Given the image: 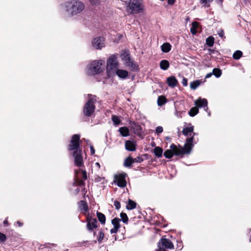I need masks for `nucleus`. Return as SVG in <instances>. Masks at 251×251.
<instances>
[{
	"label": "nucleus",
	"instance_id": "f257e3e1",
	"mask_svg": "<svg viewBox=\"0 0 251 251\" xmlns=\"http://www.w3.org/2000/svg\"><path fill=\"white\" fill-rule=\"evenodd\" d=\"M80 136L78 134L74 135L68 146L69 151H73V156L74 157L75 163L77 167H81L83 165L82 157L81 156V149L79 147Z\"/></svg>",
	"mask_w": 251,
	"mask_h": 251
},
{
	"label": "nucleus",
	"instance_id": "f03ea898",
	"mask_svg": "<svg viewBox=\"0 0 251 251\" xmlns=\"http://www.w3.org/2000/svg\"><path fill=\"white\" fill-rule=\"evenodd\" d=\"M62 7L68 15L73 16L80 13L85 6L82 2L73 0L64 3Z\"/></svg>",
	"mask_w": 251,
	"mask_h": 251
},
{
	"label": "nucleus",
	"instance_id": "7ed1b4c3",
	"mask_svg": "<svg viewBox=\"0 0 251 251\" xmlns=\"http://www.w3.org/2000/svg\"><path fill=\"white\" fill-rule=\"evenodd\" d=\"M194 136L187 138L186 140L185 144L181 149H178L176 146L174 144L171 145V148L174 150L175 155H179L182 154H190L194 147Z\"/></svg>",
	"mask_w": 251,
	"mask_h": 251
},
{
	"label": "nucleus",
	"instance_id": "20e7f679",
	"mask_svg": "<svg viewBox=\"0 0 251 251\" xmlns=\"http://www.w3.org/2000/svg\"><path fill=\"white\" fill-rule=\"evenodd\" d=\"M125 4L127 12L130 14H138L143 11L144 6L140 0H127Z\"/></svg>",
	"mask_w": 251,
	"mask_h": 251
},
{
	"label": "nucleus",
	"instance_id": "39448f33",
	"mask_svg": "<svg viewBox=\"0 0 251 251\" xmlns=\"http://www.w3.org/2000/svg\"><path fill=\"white\" fill-rule=\"evenodd\" d=\"M104 65L103 60H94L88 65L87 73L91 75L99 74L104 70Z\"/></svg>",
	"mask_w": 251,
	"mask_h": 251
},
{
	"label": "nucleus",
	"instance_id": "423d86ee",
	"mask_svg": "<svg viewBox=\"0 0 251 251\" xmlns=\"http://www.w3.org/2000/svg\"><path fill=\"white\" fill-rule=\"evenodd\" d=\"M122 60L124 62V65L132 71L137 69L136 63L131 59L128 51L123 50L120 54Z\"/></svg>",
	"mask_w": 251,
	"mask_h": 251
},
{
	"label": "nucleus",
	"instance_id": "0eeeda50",
	"mask_svg": "<svg viewBox=\"0 0 251 251\" xmlns=\"http://www.w3.org/2000/svg\"><path fill=\"white\" fill-rule=\"evenodd\" d=\"M96 97L94 96H91L88 101L86 102L84 107V114L87 116H90L95 111V102L96 101Z\"/></svg>",
	"mask_w": 251,
	"mask_h": 251
},
{
	"label": "nucleus",
	"instance_id": "6e6552de",
	"mask_svg": "<svg viewBox=\"0 0 251 251\" xmlns=\"http://www.w3.org/2000/svg\"><path fill=\"white\" fill-rule=\"evenodd\" d=\"M118 62L115 55H111L107 60L106 71L107 73L110 76L114 69H117Z\"/></svg>",
	"mask_w": 251,
	"mask_h": 251
},
{
	"label": "nucleus",
	"instance_id": "1a4fd4ad",
	"mask_svg": "<svg viewBox=\"0 0 251 251\" xmlns=\"http://www.w3.org/2000/svg\"><path fill=\"white\" fill-rule=\"evenodd\" d=\"M174 248L173 243L169 239L162 238L157 245V249L156 251H166L165 249L172 250Z\"/></svg>",
	"mask_w": 251,
	"mask_h": 251
},
{
	"label": "nucleus",
	"instance_id": "9d476101",
	"mask_svg": "<svg viewBox=\"0 0 251 251\" xmlns=\"http://www.w3.org/2000/svg\"><path fill=\"white\" fill-rule=\"evenodd\" d=\"M126 174H122L115 176L114 183H116L117 185L120 187H125L126 186V182L125 179Z\"/></svg>",
	"mask_w": 251,
	"mask_h": 251
},
{
	"label": "nucleus",
	"instance_id": "9b49d317",
	"mask_svg": "<svg viewBox=\"0 0 251 251\" xmlns=\"http://www.w3.org/2000/svg\"><path fill=\"white\" fill-rule=\"evenodd\" d=\"M92 44L96 49H101L104 46V38L101 37H96L93 39Z\"/></svg>",
	"mask_w": 251,
	"mask_h": 251
},
{
	"label": "nucleus",
	"instance_id": "f8f14e48",
	"mask_svg": "<svg viewBox=\"0 0 251 251\" xmlns=\"http://www.w3.org/2000/svg\"><path fill=\"white\" fill-rule=\"evenodd\" d=\"M167 83L169 87L174 88L177 85L178 81L175 76H171L167 78Z\"/></svg>",
	"mask_w": 251,
	"mask_h": 251
},
{
	"label": "nucleus",
	"instance_id": "ddd939ff",
	"mask_svg": "<svg viewBox=\"0 0 251 251\" xmlns=\"http://www.w3.org/2000/svg\"><path fill=\"white\" fill-rule=\"evenodd\" d=\"M195 104L197 107L201 108V107H205L207 106V101L205 99H199L195 101ZM207 108V107H206Z\"/></svg>",
	"mask_w": 251,
	"mask_h": 251
},
{
	"label": "nucleus",
	"instance_id": "4468645a",
	"mask_svg": "<svg viewBox=\"0 0 251 251\" xmlns=\"http://www.w3.org/2000/svg\"><path fill=\"white\" fill-rule=\"evenodd\" d=\"M97 221L96 219H89L87 224V227L88 229L91 231L94 228H97Z\"/></svg>",
	"mask_w": 251,
	"mask_h": 251
},
{
	"label": "nucleus",
	"instance_id": "2eb2a0df",
	"mask_svg": "<svg viewBox=\"0 0 251 251\" xmlns=\"http://www.w3.org/2000/svg\"><path fill=\"white\" fill-rule=\"evenodd\" d=\"M126 149L129 151H134L136 150L135 144L130 140L126 141L125 143Z\"/></svg>",
	"mask_w": 251,
	"mask_h": 251
},
{
	"label": "nucleus",
	"instance_id": "dca6fc26",
	"mask_svg": "<svg viewBox=\"0 0 251 251\" xmlns=\"http://www.w3.org/2000/svg\"><path fill=\"white\" fill-rule=\"evenodd\" d=\"M115 73L118 77L122 79L126 78L128 75V73L127 71L121 69H116L115 70Z\"/></svg>",
	"mask_w": 251,
	"mask_h": 251
},
{
	"label": "nucleus",
	"instance_id": "f3484780",
	"mask_svg": "<svg viewBox=\"0 0 251 251\" xmlns=\"http://www.w3.org/2000/svg\"><path fill=\"white\" fill-rule=\"evenodd\" d=\"M119 131L123 137H126L129 135V129L126 126L121 127L119 128Z\"/></svg>",
	"mask_w": 251,
	"mask_h": 251
},
{
	"label": "nucleus",
	"instance_id": "a211bd4d",
	"mask_svg": "<svg viewBox=\"0 0 251 251\" xmlns=\"http://www.w3.org/2000/svg\"><path fill=\"white\" fill-rule=\"evenodd\" d=\"M79 207L81 211L85 213L88 211V206L85 201H81L79 204Z\"/></svg>",
	"mask_w": 251,
	"mask_h": 251
},
{
	"label": "nucleus",
	"instance_id": "6ab92c4d",
	"mask_svg": "<svg viewBox=\"0 0 251 251\" xmlns=\"http://www.w3.org/2000/svg\"><path fill=\"white\" fill-rule=\"evenodd\" d=\"M170 149L169 150H166L164 153V155L166 158H171L173 156L174 154L175 155V151L171 149V146L170 147Z\"/></svg>",
	"mask_w": 251,
	"mask_h": 251
},
{
	"label": "nucleus",
	"instance_id": "aec40b11",
	"mask_svg": "<svg viewBox=\"0 0 251 251\" xmlns=\"http://www.w3.org/2000/svg\"><path fill=\"white\" fill-rule=\"evenodd\" d=\"M169 62L167 60H163L160 62V67L162 70H166L169 67Z\"/></svg>",
	"mask_w": 251,
	"mask_h": 251
},
{
	"label": "nucleus",
	"instance_id": "412c9836",
	"mask_svg": "<svg viewBox=\"0 0 251 251\" xmlns=\"http://www.w3.org/2000/svg\"><path fill=\"white\" fill-rule=\"evenodd\" d=\"M171 49V46L168 43H164L161 46V50L164 52H168Z\"/></svg>",
	"mask_w": 251,
	"mask_h": 251
},
{
	"label": "nucleus",
	"instance_id": "4be33fe9",
	"mask_svg": "<svg viewBox=\"0 0 251 251\" xmlns=\"http://www.w3.org/2000/svg\"><path fill=\"white\" fill-rule=\"evenodd\" d=\"M154 153L157 157H161L162 156L163 150L159 147H156L154 149Z\"/></svg>",
	"mask_w": 251,
	"mask_h": 251
},
{
	"label": "nucleus",
	"instance_id": "5701e85b",
	"mask_svg": "<svg viewBox=\"0 0 251 251\" xmlns=\"http://www.w3.org/2000/svg\"><path fill=\"white\" fill-rule=\"evenodd\" d=\"M194 131V126H191L189 127H184L182 130L183 135L187 136L189 133L192 132Z\"/></svg>",
	"mask_w": 251,
	"mask_h": 251
},
{
	"label": "nucleus",
	"instance_id": "b1692460",
	"mask_svg": "<svg viewBox=\"0 0 251 251\" xmlns=\"http://www.w3.org/2000/svg\"><path fill=\"white\" fill-rule=\"evenodd\" d=\"M136 206V203L134 201L129 200L128 201L127 205H126V208L128 210H132L134 209Z\"/></svg>",
	"mask_w": 251,
	"mask_h": 251
},
{
	"label": "nucleus",
	"instance_id": "393cba45",
	"mask_svg": "<svg viewBox=\"0 0 251 251\" xmlns=\"http://www.w3.org/2000/svg\"><path fill=\"white\" fill-rule=\"evenodd\" d=\"M133 163V159L131 157H128L125 160L124 166L129 167Z\"/></svg>",
	"mask_w": 251,
	"mask_h": 251
},
{
	"label": "nucleus",
	"instance_id": "a878e982",
	"mask_svg": "<svg viewBox=\"0 0 251 251\" xmlns=\"http://www.w3.org/2000/svg\"><path fill=\"white\" fill-rule=\"evenodd\" d=\"M97 217L99 220V221L102 224H104L105 223V215L100 213V212H98L97 213Z\"/></svg>",
	"mask_w": 251,
	"mask_h": 251
},
{
	"label": "nucleus",
	"instance_id": "bb28decb",
	"mask_svg": "<svg viewBox=\"0 0 251 251\" xmlns=\"http://www.w3.org/2000/svg\"><path fill=\"white\" fill-rule=\"evenodd\" d=\"M199 112V109L198 107H194L191 108L189 112V115L191 117H194L196 114H197Z\"/></svg>",
	"mask_w": 251,
	"mask_h": 251
},
{
	"label": "nucleus",
	"instance_id": "cd10ccee",
	"mask_svg": "<svg viewBox=\"0 0 251 251\" xmlns=\"http://www.w3.org/2000/svg\"><path fill=\"white\" fill-rule=\"evenodd\" d=\"M198 23L196 22H194L192 23V27H191V32L193 34H196L197 33V28L198 27Z\"/></svg>",
	"mask_w": 251,
	"mask_h": 251
},
{
	"label": "nucleus",
	"instance_id": "c85d7f7f",
	"mask_svg": "<svg viewBox=\"0 0 251 251\" xmlns=\"http://www.w3.org/2000/svg\"><path fill=\"white\" fill-rule=\"evenodd\" d=\"M201 84L200 80H196L190 83V86L191 89L195 90Z\"/></svg>",
	"mask_w": 251,
	"mask_h": 251
},
{
	"label": "nucleus",
	"instance_id": "c756f323",
	"mask_svg": "<svg viewBox=\"0 0 251 251\" xmlns=\"http://www.w3.org/2000/svg\"><path fill=\"white\" fill-rule=\"evenodd\" d=\"M166 102V99L163 96H159L157 100V104L159 106H162Z\"/></svg>",
	"mask_w": 251,
	"mask_h": 251
},
{
	"label": "nucleus",
	"instance_id": "7c9ffc66",
	"mask_svg": "<svg viewBox=\"0 0 251 251\" xmlns=\"http://www.w3.org/2000/svg\"><path fill=\"white\" fill-rule=\"evenodd\" d=\"M214 42V38L212 36L208 37L206 40V44L209 47H211L213 46Z\"/></svg>",
	"mask_w": 251,
	"mask_h": 251
},
{
	"label": "nucleus",
	"instance_id": "2f4dec72",
	"mask_svg": "<svg viewBox=\"0 0 251 251\" xmlns=\"http://www.w3.org/2000/svg\"><path fill=\"white\" fill-rule=\"evenodd\" d=\"M112 120L114 123L115 126H117L120 124L121 120L119 117L117 116L113 115L112 117Z\"/></svg>",
	"mask_w": 251,
	"mask_h": 251
},
{
	"label": "nucleus",
	"instance_id": "473e14b6",
	"mask_svg": "<svg viewBox=\"0 0 251 251\" xmlns=\"http://www.w3.org/2000/svg\"><path fill=\"white\" fill-rule=\"evenodd\" d=\"M242 55V52L240 50H236L233 54V58L234 59L238 60L241 58Z\"/></svg>",
	"mask_w": 251,
	"mask_h": 251
},
{
	"label": "nucleus",
	"instance_id": "72a5a7b5",
	"mask_svg": "<svg viewBox=\"0 0 251 251\" xmlns=\"http://www.w3.org/2000/svg\"><path fill=\"white\" fill-rule=\"evenodd\" d=\"M120 221V219L117 218H114L112 220V224L113 225V227H117L120 228V224L119 222Z\"/></svg>",
	"mask_w": 251,
	"mask_h": 251
},
{
	"label": "nucleus",
	"instance_id": "f704fd0d",
	"mask_svg": "<svg viewBox=\"0 0 251 251\" xmlns=\"http://www.w3.org/2000/svg\"><path fill=\"white\" fill-rule=\"evenodd\" d=\"M213 75H214L216 77H219L222 75L221 71L217 68H214L213 70Z\"/></svg>",
	"mask_w": 251,
	"mask_h": 251
},
{
	"label": "nucleus",
	"instance_id": "c9c22d12",
	"mask_svg": "<svg viewBox=\"0 0 251 251\" xmlns=\"http://www.w3.org/2000/svg\"><path fill=\"white\" fill-rule=\"evenodd\" d=\"M120 217L121 218L122 221L124 223H127V222L128 221V218L127 216V215L126 213H121L120 214Z\"/></svg>",
	"mask_w": 251,
	"mask_h": 251
},
{
	"label": "nucleus",
	"instance_id": "e433bc0d",
	"mask_svg": "<svg viewBox=\"0 0 251 251\" xmlns=\"http://www.w3.org/2000/svg\"><path fill=\"white\" fill-rule=\"evenodd\" d=\"M201 4H203L205 7H209V3L211 2L213 0H200Z\"/></svg>",
	"mask_w": 251,
	"mask_h": 251
},
{
	"label": "nucleus",
	"instance_id": "4c0bfd02",
	"mask_svg": "<svg viewBox=\"0 0 251 251\" xmlns=\"http://www.w3.org/2000/svg\"><path fill=\"white\" fill-rule=\"evenodd\" d=\"M104 233L100 231V232L99 233V238L98 239V241L99 242H101V241L103 240V237H104Z\"/></svg>",
	"mask_w": 251,
	"mask_h": 251
},
{
	"label": "nucleus",
	"instance_id": "58836bf2",
	"mask_svg": "<svg viewBox=\"0 0 251 251\" xmlns=\"http://www.w3.org/2000/svg\"><path fill=\"white\" fill-rule=\"evenodd\" d=\"M90 2L94 5H98L100 3V0H89Z\"/></svg>",
	"mask_w": 251,
	"mask_h": 251
},
{
	"label": "nucleus",
	"instance_id": "ea45409f",
	"mask_svg": "<svg viewBox=\"0 0 251 251\" xmlns=\"http://www.w3.org/2000/svg\"><path fill=\"white\" fill-rule=\"evenodd\" d=\"M163 127L161 126H158L156 128V132L157 133H161L163 132Z\"/></svg>",
	"mask_w": 251,
	"mask_h": 251
},
{
	"label": "nucleus",
	"instance_id": "a19ab883",
	"mask_svg": "<svg viewBox=\"0 0 251 251\" xmlns=\"http://www.w3.org/2000/svg\"><path fill=\"white\" fill-rule=\"evenodd\" d=\"M143 161V159L142 158L140 157H137L134 159H133V162H138V163H141Z\"/></svg>",
	"mask_w": 251,
	"mask_h": 251
},
{
	"label": "nucleus",
	"instance_id": "79ce46f5",
	"mask_svg": "<svg viewBox=\"0 0 251 251\" xmlns=\"http://www.w3.org/2000/svg\"><path fill=\"white\" fill-rule=\"evenodd\" d=\"M81 176L84 180L87 179V174L85 171H81Z\"/></svg>",
	"mask_w": 251,
	"mask_h": 251
},
{
	"label": "nucleus",
	"instance_id": "37998d69",
	"mask_svg": "<svg viewBox=\"0 0 251 251\" xmlns=\"http://www.w3.org/2000/svg\"><path fill=\"white\" fill-rule=\"evenodd\" d=\"M6 240V236L5 234L0 233V242L4 241Z\"/></svg>",
	"mask_w": 251,
	"mask_h": 251
},
{
	"label": "nucleus",
	"instance_id": "c03bdc74",
	"mask_svg": "<svg viewBox=\"0 0 251 251\" xmlns=\"http://www.w3.org/2000/svg\"><path fill=\"white\" fill-rule=\"evenodd\" d=\"M119 229V228H118L117 227H113V228L111 229L110 233L111 234H112V233H116L117 232V231H118Z\"/></svg>",
	"mask_w": 251,
	"mask_h": 251
},
{
	"label": "nucleus",
	"instance_id": "a18cd8bd",
	"mask_svg": "<svg viewBox=\"0 0 251 251\" xmlns=\"http://www.w3.org/2000/svg\"><path fill=\"white\" fill-rule=\"evenodd\" d=\"M114 206H115L117 209H119L120 208L121 204L118 201H115L114 203Z\"/></svg>",
	"mask_w": 251,
	"mask_h": 251
},
{
	"label": "nucleus",
	"instance_id": "49530a36",
	"mask_svg": "<svg viewBox=\"0 0 251 251\" xmlns=\"http://www.w3.org/2000/svg\"><path fill=\"white\" fill-rule=\"evenodd\" d=\"M218 34L219 35V36L221 37H224V31L222 30V29H219L218 31Z\"/></svg>",
	"mask_w": 251,
	"mask_h": 251
},
{
	"label": "nucleus",
	"instance_id": "de8ad7c7",
	"mask_svg": "<svg viewBox=\"0 0 251 251\" xmlns=\"http://www.w3.org/2000/svg\"><path fill=\"white\" fill-rule=\"evenodd\" d=\"M182 84L184 86H187V79L186 78H183L182 80Z\"/></svg>",
	"mask_w": 251,
	"mask_h": 251
},
{
	"label": "nucleus",
	"instance_id": "09e8293b",
	"mask_svg": "<svg viewBox=\"0 0 251 251\" xmlns=\"http://www.w3.org/2000/svg\"><path fill=\"white\" fill-rule=\"evenodd\" d=\"M90 151H91V154H94L95 152L94 148H93V147L92 145L90 146Z\"/></svg>",
	"mask_w": 251,
	"mask_h": 251
},
{
	"label": "nucleus",
	"instance_id": "8fccbe9b",
	"mask_svg": "<svg viewBox=\"0 0 251 251\" xmlns=\"http://www.w3.org/2000/svg\"><path fill=\"white\" fill-rule=\"evenodd\" d=\"M175 2V0H168V3L170 5H173Z\"/></svg>",
	"mask_w": 251,
	"mask_h": 251
},
{
	"label": "nucleus",
	"instance_id": "3c124183",
	"mask_svg": "<svg viewBox=\"0 0 251 251\" xmlns=\"http://www.w3.org/2000/svg\"><path fill=\"white\" fill-rule=\"evenodd\" d=\"M212 75H213V73H208L206 75L205 78H209L212 76Z\"/></svg>",
	"mask_w": 251,
	"mask_h": 251
},
{
	"label": "nucleus",
	"instance_id": "603ef678",
	"mask_svg": "<svg viewBox=\"0 0 251 251\" xmlns=\"http://www.w3.org/2000/svg\"><path fill=\"white\" fill-rule=\"evenodd\" d=\"M95 166L96 167H97L98 169H100V164L98 162H96L95 164Z\"/></svg>",
	"mask_w": 251,
	"mask_h": 251
},
{
	"label": "nucleus",
	"instance_id": "864d4df0",
	"mask_svg": "<svg viewBox=\"0 0 251 251\" xmlns=\"http://www.w3.org/2000/svg\"><path fill=\"white\" fill-rule=\"evenodd\" d=\"M17 223V224L19 225V226H22L23 225V224H22V223H21L20 222H19V221H18Z\"/></svg>",
	"mask_w": 251,
	"mask_h": 251
},
{
	"label": "nucleus",
	"instance_id": "5fc2aeb1",
	"mask_svg": "<svg viewBox=\"0 0 251 251\" xmlns=\"http://www.w3.org/2000/svg\"><path fill=\"white\" fill-rule=\"evenodd\" d=\"M83 140L85 142H86V143H87V144H88V143H89V142L88 140H86V139H83Z\"/></svg>",
	"mask_w": 251,
	"mask_h": 251
},
{
	"label": "nucleus",
	"instance_id": "6e6d98bb",
	"mask_svg": "<svg viewBox=\"0 0 251 251\" xmlns=\"http://www.w3.org/2000/svg\"><path fill=\"white\" fill-rule=\"evenodd\" d=\"M3 224H4V225L7 224V220H4V222H3Z\"/></svg>",
	"mask_w": 251,
	"mask_h": 251
},
{
	"label": "nucleus",
	"instance_id": "4d7b16f0",
	"mask_svg": "<svg viewBox=\"0 0 251 251\" xmlns=\"http://www.w3.org/2000/svg\"><path fill=\"white\" fill-rule=\"evenodd\" d=\"M250 241L251 242V238H250Z\"/></svg>",
	"mask_w": 251,
	"mask_h": 251
},
{
	"label": "nucleus",
	"instance_id": "13d9d810",
	"mask_svg": "<svg viewBox=\"0 0 251 251\" xmlns=\"http://www.w3.org/2000/svg\"><path fill=\"white\" fill-rule=\"evenodd\" d=\"M220 1L222 2V0H220Z\"/></svg>",
	"mask_w": 251,
	"mask_h": 251
}]
</instances>
